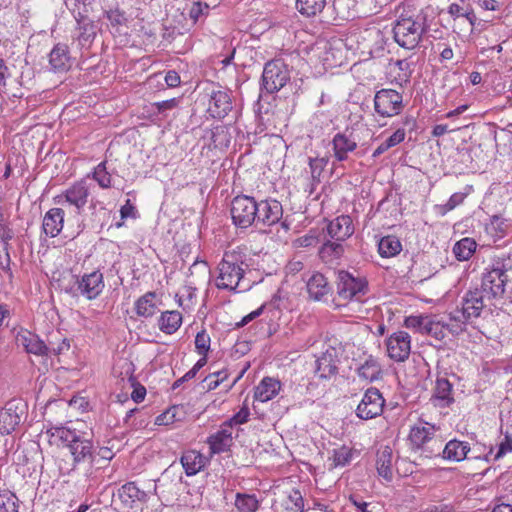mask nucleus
I'll return each mask as SVG.
<instances>
[{
    "instance_id": "obj_1",
    "label": "nucleus",
    "mask_w": 512,
    "mask_h": 512,
    "mask_svg": "<svg viewBox=\"0 0 512 512\" xmlns=\"http://www.w3.org/2000/svg\"><path fill=\"white\" fill-rule=\"evenodd\" d=\"M49 442L69 449L73 465H91L95 457V447L88 433L74 426H56L47 430Z\"/></svg>"
},
{
    "instance_id": "obj_2",
    "label": "nucleus",
    "mask_w": 512,
    "mask_h": 512,
    "mask_svg": "<svg viewBox=\"0 0 512 512\" xmlns=\"http://www.w3.org/2000/svg\"><path fill=\"white\" fill-rule=\"evenodd\" d=\"M247 268L248 264L241 252H225L218 264L219 274L216 278V287L235 292L248 290L251 284L244 277Z\"/></svg>"
},
{
    "instance_id": "obj_3",
    "label": "nucleus",
    "mask_w": 512,
    "mask_h": 512,
    "mask_svg": "<svg viewBox=\"0 0 512 512\" xmlns=\"http://www.w3.org/2000/svg\"><path fill=\"white\" fill-rule=\"evenodd\" d=\"M425 32V16L421 12L399 15L393 27L394 40L405 49H414Z\"/></svg>"
},
{
    "instance_id": "obj_4",
    "label": "nucleus",
    "mask_w": 512,
    "mask_h": 512,
    "mask_svg": "<svg viewBox=\"0 0 512 512\" xmlns=\"http://www.w3.org/2000/svg\"><path fill=\"white\" fill-rule=\"evenodd\" d=\"M507 270L503 260H496L490 268L483 273L481 290L485 298L501 297L505 292L508 281Z\"/></svg>"
},
{
    "instance_id": "obj_5",
    "label": "nucleus",
    "mask_w": 512,
    "mask_h": 512,
    "mask_svg": "<svg viewBox=\"0 0 512 512\" xmlns=\"http://www.w3.org/2000/svg\"><path fill=\"white\" fill-rule=\"evenodd\" d=\"M146 498L145 491L139 489L134 482H128L113 494L112 504L118 512H137Z\"/></svg>"
},
{
    "instance_id": "obj_6",
    "label": "nucleus",
    "mask_w": 512,
    "mask_h": 512,
    "mask_svg": "<svg viewBox=\"0 0 512 512\" xmlns=\"http://www.w3.org/2000/svg\"><path fill=\"white\" fill-rule=\"evenodd\" d=\"M28 405L22 398L8 400L0 409V433L10 434L26 419Z\"/></svg>"
},
{
    "instance_id": "obj_7",
    "label": "nucleus",
    "mask_w": 512,
    "mask_h": 512,
    "mask_svg": "<svg viewBox=\"0 0 512 512\" xmlns=\"http://www.w3.org/2000/svg\"><path fill=\"white\" fill-rule=\"evenodd\" d=\"M257 201L247 195L236 196L231 202V217L233 223L239 228L257 226Z\"/></svg>"
},
{
    "instance_id": "obj_8",
    "label": "nucleus",
    "mask_w": 512,
    "mask_h": 512,
    "mask_svg": "<svg viewBox=\"0 0 512 512\" xmlns=\"http://www.w3.org/2000/svg\"><path fill=\"white\" fill-rule=\"evenodd\" d=\"M208 98L209 115L216 119L225 118L233 109L232 92L218 85H210L205 89Z\"/></svg>"
},
{
    "instance_id": "obj_9",
    "label": "nucleus",
    "mask_w": 512,
    "mask_h": 512,
    "mask_svg": "<svg viewBox=\"0 0 512 512\" xmlns=\"http://www.w3.org/2000/svg\"><path fill=\"white\" fill-rule=\"evenodd\" d=\"M368 290L367 282L363 278L354 277L347 271L337 273V293L344 300L361 301Z\"/></svg>"
},
{
    "instance_id": "obj_10",
    "label": "nucleus",
    "mask_w": 512,
    "mask_h": 512,
    "mask_svg": "<svg viewBox=\"0 0 512 512\" xmlns=\"http://www.w3.org/2000/svg\"><path fill=\"white\" fill-rule=\"evenodd\" d=\"M402 95L393 89H381L374 96L375 113L383 118H390L401 113L403 109Z\"/></svg>"
},
{
    "instance_id": "obj_11",
    "label": "nucleus",
    "mask_w": 512,
    "mask_h": 512,
    "mask_svg": "<svg viewBox=\"0 0 512 512\" xmlns=\"http://www.w3.org/2000/svg\"><path fill=\"white\" fill-rule=\"evenodd\" d=\"M89 177L90 174H88L86 178L81 179L69 186L60 195L55 197V202L62 205L64 203H68L69 205L74 206L76 210L80 212L87 204L88 197L90 195V184L87 181Z\"/></svg>"
},
{
    "instance_id": "obj_12",
    "label": "nucleus",
    "mask_w": 512,
    "mask_h": 512,
    "mask_svg": "<svg viewBox=\"0 0 512 512\" xmlns=\"http://www.w3.org/2000/svg\"><path fill=\"white\" fill-rule=\"evenodd\" d=\"M289 80V73L281 61L265 64L262 74V87L268 93L279 91Z\"/></svg>"
},
{
    "instance_id": "obj_13",
    "label": "nucleus",
    "mask_w": 512,
    "mask_h": 512,
    "mask_svg": "<svg viewBox=\"0 0 512 512\" xmlns=\"http://www.w3.org/2000/svg\"><path fill=\"white\" fill-rule=\"evenodd\" d=\"M385 399L376 388H369L365 391L360 403L356 408V415L363 420H370L380 416L383 412Z\"/></svg>"
},
{
    "instance_id": "obj_14",
    "label": "nucleus",
    "mask_w": 512,
    "mask_h": 512,
    "mask_svg": "<svg viewBox=\"0 0 512 512\" xmlns=\"http://www.w3.org/2000/svg\"><path fill=\"white\" fill-rule=\"evenodd\" d=\"M484 298L485 296L477 289L467 292L462 300L461 309L450 315V320L465 322L472 317H478L484 307Z\"/></svg>"
},
{
    "instance_id": "obj_15",
    "label": "nucleus",
    "mask_w": 512,
    "mask_h": 512,
    "mask_svg": "<svg viewBox=\"0 0 512 512\" xmlns=\"http://www.w3.org/2000/svg\"><path fill=\"white\" fill-rule=\"evenodd\" d=\"M386 347L388 356L391 359L397 362L405 361L409 357L411 351V339L409 334L405 331L393 333L386 340Z\"/></svg>"
},
{
    "instance_id": "obj_16",
    "label": "nucleus",
    "mask_w": 512,
    "mask_h": 512,
    "mask_svg": "<svg viewBox=\"0 0 512 512\" xmlns=\"http://www.w3.org/2000/svg\"><path fill=\"white\" fill-rule=\"evenodd\" d=\"M76 285V289L81 296L87 300H94L105 287L103 274L98 270L84 274L80 279H77Z\"/></svg>"
},
{
    "instance_id": "obj_17",
    "label": "nucleus",
    "mask_w": 512,
    "mask_h": 512,
    "mask_svg": "<svg viewBox=\"0 0 512 512\" xmlns=\"http://www.w3.org/2000/svg\"><path fill=\"white\" fill-rule=\"evenodd\" d=\"M257 226H272L278 223L283 216V208L275 199L257 201Z\"/></svg>"
},
{
    "instance_id": "obj_18",
    "label": "nucleus",
    "mask_w": 512,
    "mask_h": 512,
    "mask_svg": "<svg viewBox=\"0 0 512 512\" xmlns=\"http://www.w3.org/2000/svg\"><path fill=\"white\" fill-rule=\"evenodd\" d=\"M339 349L328 345L325 351L316 360V373L319 378L329 379L338 371Z\"/></svg>"
},
{
    "instance_id": "obj_19",
    "label": "nucleus",
    "mask_w": 512,
    "mask_h": 512,
    "mask_svg": "<svg viewBox=\"0 0 512 512\" xmlns=\"http://www.w3.org/2000/svg\"><path fill=\"white\" fill-rule=\"evenodd\" d=\"M326 232L330 239L345 242L354 233L352 218L349 215L336 217L327 224Z\"/></svg>"
},
{
    "instance_id": "obj_20",
    "label": "nucleus",
    "mask_w": 512,
    "mask_h": 512,
    "mask_svg": "<svg viewBox=\"0 0 512 512\" xmlns=\"http://www.w3.org/2000/svg\"><path fill=\"white\" fill-rule=\"evenodd\" d=\"M207 443L213 454L228 451L233 444L232 429L222 423L219 430L208 437Z\"/></svg>"
},
{
    "instance_id": "obj_21",
    "label": "nucleus",
    "mask_w": 512,
    "mask_h": 512,
    "mask_svg": "<svg viewBox=\"0 0 512 512\" xmlns=\"http://www.w3.org/2000/svg\"><path fill=\"white\" fill-rule=\"evenodd\" d=\"M376 470L385 481L391 482L394 476V458L392 448L384 446L376 454Z\"/></svg>"
},
{
    "instance_id": "obj_22",
    "label": "nucleus",
    "mask_w": 512,
    "mask_h": 512,
    "mask_svg": "<svg viewBox=\"0 0 512 512\" xmlns=\"http://www.w3.org/2000/svg\"><path fill=\"white\" fill-rule=\"evenodd\" d=\"M307 293L310 299L321 301L331 292L328 279L319 272H314L306 282Z\"/></svg>"
},
{
    "instance_id": "obj_23",
    "label": "nucleus",
    "mask_w": 512,
    "mask_h": 512,
    "mask_svg": "<svg viewBox=\"0 0 512 512\" xmlns=\"http://www.w3.org/2000/svg\"><path fill=\"white\" fill-rule=\"evenodd\" d=\"M460 2L461 5L458 3H450V15L455 16L454 26H456L458 22L462 30L472 31L475 16L468 2L464 0H460Z\"/></svg>"
},
{
    "instance_id": "obj_24",
    "label": "nucleus",
    "mask_w": 512,
    "mask_h": 512,
    "mask_svg": "<svg viewBox=\"0 0 512 512\" xmlns=\"http://www.w3.org/2000/svg\"><path fill=\"white\" fill-rule=\"evenodd\" d=\"M65 212L62 208H51L49 209L42 222V229L44 233L49 237H56L60 234L64 225Z\"/></svg>"
},
{
    "instance_id": "obj_25",
    "label": "nucleus",
    "mask_w": 512,
    "mask_h": 512,
    "mask_svg": "<svg viewBox=\"0 0 512 512\" xmlns=\"http://www.w3.org/2000/svg\"><path fill=\"white\" fill-rule=\"evenodd\" d=\"M17 342L19 345L23 346L28 353L38 356H49L48 345L34 333L29 331L19 333L17 336Z\"/></svg>"
},
{
    "instance_id": "obj_26",
    "label": "nucleus",
    "mask_w": 512,
    "mask_h": 512,
    "mask_svg": "<svg viewBox=\"0 0 512 512\" xmlns=\"http://www.w3.org/2000/svg\"><path fill=\"white\" fill-rule=\"evenodd\" d=\"M49 64L54 72L62 73L71 67V58L66 44L58 43L49 54Z\"/></svg>"
},
{
    "instance_id": "obj_27",
    "label": "nucleus",
    "mask_w": 512,
    "mask_h": 512,
    "mask_svg": "<svg viewBox=\"0 0 512 512\" xmlns=\"http://www.w3.org/2000/svg\"><path fill=\"white\" fill-rule=\"evenodd\" d=\"M332 146L335 159L342 162L348 159L349 152H353L357 148V143L351 136L339 132L334 135Z\"/></svg>"
},
{
    "instance_id": "obj_28",
    "label": "nucleus",
    "mask_w": 512,
    "mask_h": 512,
    "mask_svg": "<svg viewBox=\"0 0 512 512\" xmlns=\"http://www.w3.org/2000/svg\"><path fill=\"white\" fill-rule=\"evenodd\" d=\"M430 402L435 407L446 408L448 406V372L439 371L434 392Z\"/></svg>"
},
{
    "instance_id": "obj_29",
    "label": "nucleus",
    "mask_w": 512,
    "mask_h": 512,
    "mask_svg": "<svg viewBox=\"0 0 512 512\" xmlns=\"http://www.w3.org/2000/svg\"><path fill=\"white\" fill-rule=\"evenodd\" d=\"M345 252L343 242L328 239L319 249V256L321 260L327 264H332L339 260Z\"/></svg>"
},
{
    "instance_id": "obj_30",
    "label": "nucleus",
    "mask_w": 512,
    "mask_h": 512,
    "mask_svg": "<svg viewBox=\"0 0 512 512\" xmlns=\"http://www.w3.org/2000/svg\"><path fill=\"white\" fill-rule=\"evenodd\" d=\"M280 388V381L274 378L265 377L256 387L254 397L260 402H267L279 393Z\"/></svg>"
},
{
    "instance_id": "obj_31",
    "label": "nucleus",
    "mask_w": 512,
    "mask_h": 512,
    "mask_svg": "<svg viewBox=\"0 0 512 512\" xmlns=\"http://www.w3.org/2000/svg\"><path fill=\"white\" fill-rule=\"evenodd\" d=\"M435 428L433 425L425 422L414 425L409 433V441L414 449L422 447L431 439Z\"/></svg>"
},
{
    "instance_id": "obj_32",
    "label": "nucleus",
    "mask_w": 512,
    "mask_h": 512,
    "mask_svg": "<svg viewBox=\"0 0 512 512\" xmlns=\"http://www.w3.org/2000/svg\"><path fill=\"white\" fill-rule=\"evenodd\" d=\"M180 461L187 476L197 474L205 466L204 457L195 450L183 453Z\"/></svg>"
},
{
    "instance_id": "obj_33",
    "label": "nucleus",
    "mask_w": 512,
    "mask_h": 512,
    "mask_svg": "<svg viewBox=\"0 0 512 512\" xmlns=\"http://www.w3.org/2000/svg\"><path fill=\"white\" fill-rule=\"evenodd\" d=\"M182 324V315L179 311L163 312L158 320L159 329L166 334L175 333Z\"/></svg>"
},
{
    "instance_id": "obj_34",
    "label": "nucleus",
    "mask_w": 512,
    "mask_h": 512,
    "mask_svg": "<svg viewBox=\"0 0 512 512\" xmlns=\"http://www.w3.org/2000/svg\"><path fill=\"white\" fill-rule=\"evenodd\" d=\"M450 158L454 161L453 168L455 173L459 174L463 173V171L469 167V164L472 163L470 149L465 143H462L460 146H457L454 151L450 152Z\"/></svg>"
},
{
    "instance_id": "obj_35",
    "label": "nucleus",
    "mask_w": 512,
    "mask_h": 512,
    "mask_svg": "<svg viewBox=\"0 0 512 512\" xmlns=\"http://www.w3.org/2000/svg\"><path fill=\"white\" fill-rule=\"evenodd\" d=\"M156 294L154 292H147L143 296H141L135 302V311L136 314L140 317H151L157 311L156 305Z\"/></svg>"
},
{
    "instance_id": "obj_36",
    "label": "nucleus",
    "mask_w": 512,
    "mask_h": 512,
    "mask_svg": "<svg viewBox=\"0 0 512 512\" xmlns=\"http://www.w3.org/2000/svg\"><path fill=\"white\" fill-rule=\"evenodd\" d=\"M477 243L473 238H463L453 246V253L458 261H467L475 253Z\"/></svg>"
},
{
    "instance_id": "obj_37",
    "label": "nucleus",
    "mask_w": 512,
    "mask_h": 512,
    "mask_svg": "<svg viewBox=\"0 0 512 512\" xmlns=\"http://www.w3.org/2000/svg\"><path fill=\"white\" fill-rule=\"evenodd\" d=\"M402 245L395 236H385L378 243V251L382 257L390 258L400 253Z\"/></svg>"
},
{
    "instance_id": "obj_38",
    "label": "nucleus",
    "mask_w": 512,
    "mask_h": 512,
    "mask_svg": "<svg viewBox=\"0 0 512 512\" xmlns=\"http://www.w3.org/2000/svg\"><path fill=\"white\" fill-rule=\"evenodd\" d=\"M326 0H296V8L305 17H314L325 8Z\"/></svg>"
},
{
    "instance_id": "obj_39",
    "label": "nucleus",
    "mask_w": 512,
    "mask_h": 512,
    "mask_svg": "<svg viewBox=\"0 0 512 512\" xmlns=\"http://www.w3.org/2000/svg\"><path fill=\"white\" fill-rule=\"evenodd\" d=\"M380 373L381 366L378 361L372 357L366 359L365 362L358 368L359 377L368 381L377 380Z\"/></svg>"
},
{
    "instance_id": "obj_40",
    "label": "nucleus",
    "mask_w": 512,
    "mask_h": 512,
    "mask_svg": "<svg viewBox=\"0 0 512 512\" xmlns=\"http://www.w3.org/2000/svg\"><path fill=\"white\" fill-rule=\"evenodd\" d=\"M235 507L238 512H256L259 508V501L255 495L237 493Z\"/></svg>"
},
{
    "instance_id": "obj_41",
    "label": "nucleus",
    "mask_w": 512,
    "mask_h": 512,
    "mask_svg": "<svg viewBox=\"0 0 512 512\" xmlns=\"http://www.w3.org/2000/svg\"><path fill=\"white\" fill-rule=\"evenodd\" d=\"M425 332L433 337L435 341L441 342L447 335L448 326L444 321L434 317L428 320Z\"/></svg>"
},
{
    "instance_id": "obj_42",
    "label": "nucleus",
    "mask_w": 512,
    "mask_h": 512,
    "mask_svg": "<svg viewBox=\"0 0 512 512\" xmlns=\"http://www.w3.org/2000/svg\"><path fill=\"white\" fill-rule=\"evenodd\" d=\"M508 227L509 224L505 218L495 215L491 218L486 230L491 234V236L495 238H502L506 235Z\"/></svg>"
},
{
    "instance_id": "obj_43",
    "label": "nucleus",
    "mask_w": 512,
    "mask_h": 512,
    "mask_svg": "<svg viewBox=\"0 0 512 512\" xmlns=\"http://www.w3.org/2000/svg\"><path fill=\"white\" fill-rule=\"evenodd\" d=\"M92 178L98 183V185L103 189H108L111 187V175L107 171L106 162L99 163L92 172Z\"/></svg>"
},
{
    "instance_id": "obj_44",
    "label": "nucleus",
    "mask_w": 512,
    "mask_h": 512,
    "mask_svg": "<svg viewBox=\"0 0 512 512\" xmlns=\"http://www.w3.org/2000/svg\"><path fill=\"white\" fill-rule=\"evenodd\" d=\"M470 451V446L466 442L457 440H450V460L462 461L466 458L467 453Z\"/></svg>"
},
{
    "instance_id": "obj_45",
    "label": "nucleus",
    "mask_w": 512,
    "mask_h": 512,
    "mask_svg": "<svg viewBox=\"0 0 512 512\" xmlns=\"http://www.w3.org/2000/svg\"><path fill=\"white\" fill-rule=\"evenodd\" d=\"M328 162L329 158L327 156L309 157V167L313 181H320V176Z\"/></svg>"
},
{
    "instance_id": "obj_46",
    "label": "nucleus",
    "mask_w": 512,
    "mask_h": 512,
    "mask_svg": "<svg viewBox=\"0 0 512 512\" xmlns=\"http://www.w3.org/2000/svg\"><path fill=\"white\" fill-rule=\"evenodd\" d=\"M351 459H352V449L351 448H349L347 446H341V447L333 450L332 461H333L334 467L346 466L347 464H349L351 462Z\"/></svg>"
},
{
    "instance_id": "obj_47",
    "label": "nucleus",
    "mask_w": 512,
    "mask_h": 512,
    "mask_svg": "<svg viewBox=\"0 0 512 512\" xmlns=\"http://www.w3.org/2000/svg\"><path fill=\"white\" fill-rule=\"evenodd\" d=\"M17 498L10 491L0 492V512H18Z\"/></svg>"
},
{
    "instance_id": "obj_48",
    "label": "nucleus",
    "mask_w": 512,
    "mask_h": 512,
    "mask_svg": "<svg viewBox=\"0 0 512 512\" xmlns=\"http://www.w3.org/2000/svg\"><path fill=\"white\" fill-rule=\"evenodd\" d=\"M211 139L216 148L227 147L230 143L229 133L224 126L216 127L212 131Z\"/></svg>"
},
{
    "instance_id": "obj_49",
    "label": "nucleus",
    "mask_w": 512,
    "mask_h": 512,
    "mask_svg": "<svg viewBox=\"0 0 512 512\" xmlns=\"http://www.w3.org/2000/svg\"><path fill=\"white\" fill-rule=\"evenodd\" d=\"M210 342V336L205 330L198 332L195 337V348L198 354L207 356V353L210 349Z\"/></svg>"
},
{
    "instance_id": "obj_50",
    "label": "nucleus",
    "mask_w": 512,
    "mask_h": 512,
    "mask_svg": "<svg viewBox=\"0 0 512 512\" xmlns=\"http://www.w3.org/2000/svg\"><path fill=\"white\" fill-rule=\"evenodd\" d=\"M80 33L78 35V40L81 45H85L92 41L95 32L93 30V24L91 22H78Z\"/></svg>"
},
{
    "instance_id": "obj_51",
    "label": "nucleus",
    "mask_w": 512,
    "mask_h": 512,
    "mask_svg": "<svg viewBox=\"0 0 512 512\" xmlns=\"http://www.w3.org/2000/svg\"><path fill=\"white\" fill-rule=\"evenodd\" d=\"M428 320L429 319L427 317L409 316V317H406V319L404 321V325L408 329H413V330L419 331V332H425Z\"/></svg>"
},
{
    "instance_id": "obj_52",
    "label": "nucleus",
    "mask_w": 512,
    "mask_h": 512,
    "mask_svg": "<svg viewBox=\"0 0 512 512\" xmlns=\"http://www.w3.org/2000/svg\"><path fill=\"white\" fill-rule=\"evenodd\" d=\"M286 509L292 512H303L304 501L299 491L295 490L289 495Z\"/></svg>"
},
{
    "instance_id": "obj_53",
    "label": "nucleus",
    "mask_w": 512,
    "mask_h": 512,
    "mask_svg": "<svg viewBox=\"0 0 512 512\" xmlns=\"http://www.w3.org/2000/svg\"><path fill=\"white\" fill-rule=\"evenodd\" d=\"M249 415V408L247 406H243L233 417L223 423L228 425L229 428L233 429V426L246 423L249 419Z\"/></svg>"
},
{
    "instance_id": "obj_54",
    "label": "nucleus",
    "mask_w": 512,
    "mask_h": 512,
    "mask_svg": "<svg viewBox=\"0 0 512 512\" xmlns=\"http://www.w3.org/2000/svg\"><path fill=\"white\" fill-rule=\"evenodd\" d=\"M106 16L112 27L124 26L127 23L125 13L119 10L118 8L107 11Z\"/></svg>"
},
{
    "instance_id": "obj_55",
    "label": "nucleus",
    "mask_w": 512,
    "mask_h": 512,
    "mask_svg": "<svg viewBox=\"0 0 512 512\" xmlns=\"http://www.w3.org/2000/svg\"><path fill=\"white\" fill-rule=\"evenodd\" d=\"M48 347H49V355L59 356V355L64 354L69 351L70 342L66 338L62 339L61 342L58 343L57 345H55L54 342L49 341Z\"/></svg>"
},
{
    "instance_id": "obj_56",
    "label": "nucleus",
    "mask_w": 512,
    "mask_h": 512,
    "mask_svg": "<svg viewBox=\"0 0 512 512\" xmlns=\"http://www.w3.org/2000/svg\"><path fill=\"white\" fill-rule=\"evenodd\" d=\"M208 9L209 6L206 3L194 2L189 10V17L193 23H196L200 16H202Z\"/></svg>"
},
{
    "instance_id": "obj_57",
    "label": "nucleus",
    "mask_w": 512,
    "mask_h": 512,
    "mask_svg": "<svg viewBox=\"0 0 512 512\" xmlns=\"http://www.w3.org/2000/svg\"><path fill=\"white\" fill-rule=\"evenodd\" d=\"M13 231L5 224L0 223V242L2 250H9V241L13 238Z\"/></svg>"
},
{
    "instance_id": "obj_58",
    "label": "nucleus",
    "mask_w": 512,
    "mask_h": 512,
    "mask_svg": "<svg viewBox=\"0 0 512 512\" xmlns=\"http://www.w3.org/2000/svg\"><path fill=\"white\" fill-rule=\"evenodd\" d=\"M508 452H512V437L508 433H505L504 441L499 444L494 459L498 460Z\"/></svg>"
},
{
    "instance_id": "obj_59",
    "label": "nucleus",
    "mask_w": 512,
    "mask_h": 512,
    "mask_svg": "<svg viewBox=\"0 0 512 512\" xmlns=\"http://www.w3.org/2000/svg\"><path fill=\"white\" fill-rule=\"evenodd\" d=\"M179 100L172 98L161 102H156L154 106L157 108L158 113H165L168 110H172L178 106Z\"/></svg>"
},
{
    "instance_id": "obj_60",
    "label": "nucleus",
    "mask_w": 512,
    "mask_h": 512,
    "mask_svg": "<svg viewBox=\"0 0 512 512\" xmlns=\"http://www.w3.org/2000/svg\"><path fill=\"white\" fill-rule=\"evenodd\" d=\"M165 82L169 87H177L180 84V76L174 70H169L165 75Z\"/></svg>"
},
{
    "instance_id": "obj_61",
    "label": "nucleus",
    "mask_w": 512,
    "mask_h": 512,
    "mask_svg": "<svg viewBox=\"0 0 512 512\" xmlns=\"http://www.w3.org/2000/svg\"><path fill=\"white\" fill-rule=\"evenodd\" d=\"M264 305H262L261 307H259L258 309L252 311L251 313H249L248 315L244 316L242 318V320L238 323V326L239 327H242V326H245L246 324H248L250 321L254 320L255 318L259 317L262 313H263V310H264Z\"/></svg>"
},
{
    "instance_id": "obj_62",
    "label": "nucleus",
    "mask_w": 512,
    "mask_h": 512,
    "mask_svg": "<svg viewBox=\"0 0 512 512\" xmlns=\"http://www.w3.org/2000/svg\"><path fill=\"white\" fill-rule=\"evenodd\" d=\"M471 188H468L466 192H457L450 196V210H452L455 206L461 204L464 198L468 195Z\"/></svg>"
},
{
    "instance_id": "obj_63",
    "label": "nucleus",
    "mask_w": 512,
    "mask_h": 512,
    "mask_svg": "<svg viewBox=\"0 0 512 512\" xmlns=\"http://www.w3.org/2000/svg\"><path fill=\"white\" fill-rule=\"evenodd\" d=\"M405 130L404 129H397L390 137H388V141L391 143V145L394 147L404 141L405 139Z\"/></svg>"
},
{
    "instance_id": "obj_64",
    "label": "nucleus",
    "mask_w": 512,
    "mask_h": 512,
    "mask_svg": "<svg viewBox=\"0 0 512 512\" xmlns=\"http://www.w3.org/2000/svg\"><path fill=\"white\" fill-rule=\"evenodd\" d=\"M2 254H0V267L5 272H11L10 264H11V258L9 254V250H2Z\"/></svg>"
}]
</instances>
